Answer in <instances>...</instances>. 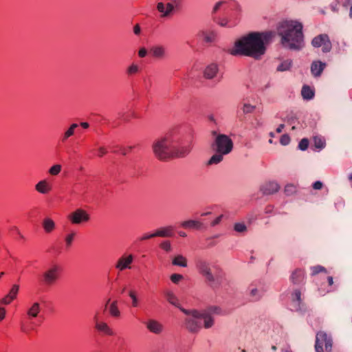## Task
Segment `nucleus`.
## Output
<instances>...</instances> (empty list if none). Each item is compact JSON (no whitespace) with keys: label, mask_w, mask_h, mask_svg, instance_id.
<instances>
[{"label":"nucleus","mask_w":352,"mask_h":352,"mask_svg":"<svg viewBox=\"0 0 352 352\" xmlns=\"http://www.w3.org/2000/svg\"><path fill=\"white\" fill-rule=\"evenodd\" d=\"M274 34L272 32H252L241 37L234 42L230 50L233 56H246L260 59L265 54L266 45L272 39Z\"/></svg>","instance_id":"f257e3e1"},{"label":"nucleus","mask_w":352,"mask_h":352,"mask_svg":"<svg viewBox=\"0 0 352 352\" xmlns=\"http://www.w3.org/2000/svg\"><path fill=\"white\" fill-rule=\"evenodd\" d=\"M180 310L187 316L184 320V327L192 333H197L201 330V320L204 327L210 329L214 324V316L223 315L222 309L219 306H210L201 311L184 308H180Z\"/></svg>","instance_id":"f03ea898"},{"label":"nucleus","mask_w":352,"mask_h":352,"mask_svg":"<svg viewBox=\"0 0 352 352\" xmlns=\"http://www.w3.org/2000/svg\"><path fill=\"white\" fill-rule=\"evenodd\" d=\"M302 24L297 21L286 20L277 28L283 47L292 51H300L305 47Z\"/></svg>","instance_id":"7ed1b4c3"},{"label":"nucleus","mask_w":352,"mask_h":352,"mask_svg":"<svg viewBox=\"0 0 352 352\" xmlns=\"http://www.w3.org/2000/svg\"><path fill=\"white\" fill-rule=\"evenodd\" d=\"M195 265L199 274L212 290H216L221 286L225 274L219 266L203 258L197 259Z\"/></svg>","instance_id":"20e7f679"},{"label":"nucleus","mask_w":352,"mask_h":352,"mask_svg":"<svg viewBox=\"0 0 352 352\" xmlns=\"http://www.w3.org/2000/svg\"><path fill=\"white\" fill-rule=\"evenodd\" d=\"M175 131L169 132L153 142V153L160 160L172 158L173 146L175 144Z\"/></svg>","instance_id":"39448f33"},{"label":"nucleus","mask_w":352,"mask_h":352,"mask_svg":"<svg viewBox=\"0 0 352 352\" xmlns=\"http://www.w3.org/2000/svg\"><path fill=\"white\" fill-rule=\"evenodd\" d=\"M174 139L175 144L173 146L172 158L186 157L192 150L191 143L184 142L181 135L176 131Z\"/></svg>","instance_id":"423d86ee"},{"label":"nucleus","mask_w":352,"mask_h":352,"mask_svg":"<svg viewBox=\"0 0 352 352\" xmlns=\"http://www.w3.org/2000/svg\"><path fill=\"white\" fill-rule=\"evenodd\" d=\"M211 146L214 151L228 155L232 151L233 142L228 135L219 134L217 135Z\"/></svg>","instance_id":"0eeeda50"},{"label":"nucleus","mask_w":352,"mask_h":352,"mask_svg":"<svg viewBox=\"0 0 352 352\" xmlns=\"http://www.w3.org/2000/svg\"><path fill=\"white\" fill-rule=\"evenodd\" d=\"M61 268L56 264L52 265L42 274V280L45 285H54L59 279Z\"/></svg>","instance_id":"6e6552de"},{"label":"nucleus","mask_w":352,"mask_h":352,"mask_svg":"<svg viewBox=\"0 0 352 352\" xmlns=\"http://www.w3.org/2000/svg\"><path fill=\"white\" fill-rule=\"evenodd\" d=\"M323 346H324L326 352H330L332 349V340L325 332L319 331L316 337V351L324 352Z\"/></svg>","instance_id":"1a4fd4ad"},{"label":"nucleus","mask_w":352,"mask_h":352,"mask_svg":"<svg viewBox=\"0 0 352 352\" xmlns=\"http://www.w3.org/2000/svg\"><path fill=\"white\" fill-rule=\"evenodd\" d=\"M67 218L72 224H81L89 221L90 216L85 210L78 208L71 212Z\"/></svg>","instance_id":"9d476101"},{"label":"nucleus","mask_w":352,"mask_h":352,"mask_svg":"<svg viewBox=\"0 0 352 352\" xmlns=\"http://www.w3.org/2000/svg\"><path fill=\"white\" fill-rule=\"evenodd\" d=\"M311 44L315 47H322L323 52H329L331 50V43L327 34H320L314 37Z\"/></svg>","instance_id":"9b49d317"},{"label":"nucleus","mask_w":352,"mask_h":352,"mask_svg":"<svg viewBox=\"0 0 352 352\" xmlns=\"http://www.w3.org/2000/svg\"><path fill=\"white\" fill-rule=\"evenodd\" d=\"M157 10L160 13L161 18H167L173 14L174 12L179 9L169 1L166 3H164L163 2L157 3Z\"/></svg>","instance_id":"f8f14e48"},{"label":"nucleus","mask_w":352,"mask_h":352,"mask_svg":"<svg viewBox=\"0 0 352 352\" xmlns=\"http://www.w3.org/2000/svg\"><path fill=\"white\" fill-rule=\"evenodd\" d=\"M133 259L134 257L132 254H124L118 259L115 267L120 272L131 269Z\"/></svg>","instance_id":"ddd939ff"},{"label":"nucleus","mask_w":352,"mask_h":352,"mask_svg":"<svg viewBox=\"0 0 352 352\" xmlns=\"http://www.w3.org/2000/svg\"><path fill=\"white\" fill-rule=\"evenodd\" d=\"M292 306L296 311L305 312L307 310L305 305L301 300V292L298 289H296L292 295Z\"/></svg>","instance_id":"4468645a"},{"label":"nucleus","mask_w":352,"mask_h":352,"mask_svg":"<svg viewBox=\"0 0 352 352\" xmlns=\"http://www.w3.org/2000/svg\"><path fill=\"white\" fill-rule=\"evenodd\" d=\"M94 320L95 321V327L98 331L107 336H113L114 334L113 330L106 322L99 320L98 313L96 314Z\"/></svg>","instance_id":"2eb2a0df"},{"label":"nucleus","mask_w":352,"mask_h":352,"mask_svg":"<svg viewBox=\"0 0 352 352\" xmlns=\"http://www.w3.org/2000/svg\"><path fill=\"white\" fill-rule=\"evenodd\" d=\"M219 74V66L216 63L207 65L204 71V76L206 79H213Z\"/></svg>","instance_id":"dca6fc26"},{"label":"nucleus","mask_w":352,"mask_h":352,"mask_svg":"<svg viewBox=\"0 0 352 352\" xmlns=\"http://www.w3.org/2000/svg\"><path fill=\"white\" fill-rule=\"evenodd\" d=\"M280 188L279 185L275 182H269L261 187V191L263 195H272L276 192Z\"/></svg>","instance_id":"f3484780"},{"label":"nucleus","mask_w":352,"mask_h":352,"mask_svg":"<svg viewBox=\"0 0 352 352\" xmlns=\"http://www.w3.org/2000/svg\"><path fill=\"white\" fill-rule=\"evenodd\" d=\"M146 328L155 334H160L163 331V325L154 319H150L146 322Z\"/></svg>","instance_id":"a211bd4d"},{"label":"nucleus","mask_w":352,"mask_h":352,"mask_svg":"<svg viewBox=\"0 0 352 352\" xmlns=\"http://www.w3.org/2000/svg\"><path fill=\"white\" fill-rule=\"evenodd\" d=\"M35 189L38 192L45 195L52 190V186L46 179H43L35 185Z\"/></svg>","instance_id":"6ab92c4d"},{"label":"nucleus","mask_w":352,"mask_h":352,"mask_svg":"<svg viewBox=\"0 0 352 352\" xmlns=\"http://www.w3.org/2000/svg\"><path fill=\"white\" fill-rule=\"evenodd\" d=\"M325 67L326 64L324 63L314 61L311 65V72L315 77L320 76Z\"/></svg>","instance_id":"aec40b11"},{"label":"nucleus","mask_w":352,"mask_h":352,"mask_svg":"<svg viewBox=\"0 0 352 352\" xmlns=\"http://www.w3.org/2000/svg\"><path fill=\"white\" fill-rule=\"evenodd\" d=\"M166 300L172 305L179 308H182L180 306L179 300L176 295L170 290H166L164 292Z\"/></svg>","instance_id":"412c9836"},{"label":"nucleus","mask_w":352,"mask_h":352,"mask_svg":"<svg viewBox=\"0 0 352 352\" xmlns=\"http://www.w3.org/2000/svg\"><path fill=\"white\" fill-rule=\"evenodd\" d=\"M78 126L76 123L72 124L61 135L60 140L65 142L70 137L74 135L75 130Z\"/></svg>","instance_id":"4be33fe9"},{"label":"nucleus","mask_w":352,"mask_h":352,"mask_svg":"<svg viewBox=\"0 0 352 352\" xmlns=\"http://www.w3.org/2000/svg\"><path fill=\"white\" fill-rule=\"evenodd\" d=\"M173 230L172 226L161 228L155 232V235L160 237H171L173 236Z\"/></svg>","instance_id":"5701e85b"},{"label":"nucleus","mask_w":352,"mask_h":352,"mask_svg":"<svg viewBox=\"0 0 352 352\" xmlns=\"http://www.w3.org/2000/svg\"><path fill=\"white\" fill-rule=\"evenodd\" d=\"M305 278V273L301 270H296L292 272L290 280L294 284H300L301 283Z\"/></svg>","instance_id":"b1692460"},{"label":"nucleus","mask_w":352,"mask_h":352,"mask_svg":"<svg viewBox=\"0 0 352 352\" xmlns=\"http://www.w3.org/2000/svg\"><path fill=\"white\" fill-rule=\"evenodd\" d=\"M151 53L156 58H163L165 56L166 50L163 46L156 45L151 47Z\"/></svg>","instance_id":"393cba45"},{"label":"nucleus","mask_w":352,"mask_h":352,"mask_svg":"<svg viewBox=\"0 0 352 352\" xmlns=\"http://www.w3.org/2000/svg\"><path fill=\"white\" fill-rule=\"evenodd\" d=\"M42 226L46 233L52 232L56 227L55 222L50 218H45L43 221Z\"/></svg>","instance_id":"a878e982"},{"label":"nucleus","mask_w":352,"mask_h":352,"mask_svg":"<svg viewBox=\"0 0 352 352\" xmlns=\"http://www.w3.org/2000/svg\"><path fill=\"white\" fill-rule=\"evenodd\" d=\"M181 226L184 228L200 229L202 227L203 223L199 221L188 220L182 222Z\"/></svg>","instance_id":"bb28decb"},{"label":"nucleus","mask_w":352,"mask_h":352,"mask_svg":"<svg viewBox=\"0 0 352 352\" xmlns=\"http://www.w3.org/2000/svg\"><path fill=\"white\" fill-rule=\"evenodd\" d=\"M172 264L176 266L186 267H187V259L183 255L178 254L173 259Z\"/></svg>","instance_id":"cd10ccee"},{"label":"nucleus","mask_w":352,"mask_h":352,"mask_svg":"<svg viewBox=\"0 0 352 352\" xmlns=\"http://www.w3.org/2000/svg\"><path fill=\"white\" fill-rule=\"evenodd\" d=\"M40 311V304L38 302H34L31 307L28 310L27 314L30 318H36Z\"/></svg>","instance_id":"c85d7f7f"},{"label":"nucleus","mask_w":352,"mask_h":352,"mask_svg":"<svg viewBox=\"0 0 352 352\" xmlns=\"http://www.w3.org/2000/svg\"><path fill=\"white\" fill-rule=\"evenodd\" d=\"M264 294L263 289H258L257 288H252L250 292V296L251 300L253 301H257L260 300Z\"/></svg>","instance_id":"c756f323"},{"label":"nucleus","mask_w":352,"mask_h":352,"mask_svg":"<svg viewBox=\"0 0 352 352\" xmlns=\"http://www.w3.org/2000/svg\"><path fill=\"white\" fill-rule=\"evenodd\" d=\"M301 95L305 100H311L314 96V91L307 85H304L301 90Z\"/></svg>","instance_id":"7c9ffc66"},{"label":"nucleus","mask_w":352,"mask_h":352,"mask_svg":"<svg viewBox=\"0 0 352 352\" xmlns=\"http://www.w3.org/2000/svg\"><path fill=\"white\" fill-rule=\"evenodd\" d=\"M226 154H222L219 152H216L215 154H214L210 160L207 162V165H213V164H218L220 163L223 159V155H226Z\"/></svg>","instance_id":"2f4dec72"},{"label":"nucleus","mask_w":352,"mask_h":352,"mask_svg":"<svg viewBox=\"0 0 352 352\" xmlns=\"http://www.w3.org/2000/svg\"><path fill=\"white\" fill-rule=\"evenodd\" d=\"M140 70L139 65L135 63L129 65L126 69V74L128 76H132L137 74Z\"/></svg>","instance_id":"473e14b6"},{"label":"nucleus","mask_w":352,"mask_h":352,"mask_svg":"<svg viewBox=\"0 0 352 352\" xmlns=\"http://www.w3.org/2000/svg\"><path fill=\"white\" fill-rule=\"evenodd\" d=\"M292 66V60H285L283 61L278 67L276 70L278 72H285L290 69Z\"/></svg>","instance_id":"72a5a7b5"},{"label":"nucleus","mask_w":352,"mask_h":352,"mask_svg":"<svg viewBox=\"0 0 352 352\" xmlns=\"http://www.w3.org/2000/svg\"><path fill=\"white\" fill-rule=\"evenodd\" d=\"M109 313L113 317H119L120 311L118 307V302L116 300L112 302L109 305Z\"/></svg>","instance_id":"f704fd0d"},{"label":"nucleus","mask_w":352,"mask_h":352,"mask_svg":"<svg viewBox=\"0 0 352 352\" xmlns=\"http://www.w3.org/2000/svg\"><path fill=\"white\" fill-rule=\"evenodd\" d=\"M128 294L132 301L131 306L133 307H138L139 305V299L138 298L136 292L134 290H129Z\"/></svg>","instance_id":"c9c22d12"},{"label":"nucleus","mask_w":352,"mask_h":352,"mask_svg":"<svg viewBox=\"0 0 352 352\" xmlns=\"http://www.w3.org/2000/svg\"><path fill=\"white\" fill-rule=\"evenodd\" d=\"M241 109H242L243 113L244 114L252 113L256 109V106L255 105H252V104H251L250 103H248V102H244L242 104Z\"/></svg>","instance_id":"e433bc0d"},{"label":"nucleus","mask_w":352,"mask_h":352,"mask_svg":"<svg viewBox=\"0 0 352 352\" xmlns=\"http://www.w3.org/2000/svg\"><path fill=\"white\" fill-rule=\"evenodd\" d=\"M75 236H76L75 232H72L65 236V245H66L67 248H70V246L72 245V242L74 239Z\"/></svg>","instance_id":"4c0bfd02"},{"label":"nucleus","mask_w":352,"mask_h":352,"mask_svg":"<svg viewBox=\"0 0 352 352\" xmlns=\"http://www.w3.org/2000/svg\"><path fill=\"white\" fill-rule=\"evenodd\" d=\"M19 291V285L14 284L12 285L11 289H10L8 295L10 296L13 300L16 299L17 294Z\"/></svg>","instance_id":"58836bf2"},{"label":"nucleus","mask_w":352,"mask_h":352,"mask_svg":"<svg viewBox=\"0 0 352 352\" xmlns=\"http://www.w3.org/2000/svg\"><path fill=\"white\" fill-rule=\"evenodd\" d=\"M204 40L207 43H212L214 41L216 34L213 32L210 33L203 32Z\"/></svg>","instance_id":"ea45409f"},{"label":"nucleus","mask_w":352,"mask_h":352,"mask_svg":"<svg viewBox=\"0 0 352 352\" xmlns=\"http://www.w3.org/2000/svg\"><path fill=\"white\" fill-rule=\"evenodd\" d=\"M61 169H62L61 165H60V164H55V165L52 166L49 169V173L51 175L55 176V175H58L60 173Z\"/></svg>","instance_id":"a19ab883"},{"label":"nucleus","mask_w":352,"mask_h":352,"mask_svg":"<svg viewBox=\"0 0 352 352\" xmlns=\"http://www.w3.org/2000/svg\"><path fill=\"white\" fill-rule=\"evenodd\" d=\"M314 145L317 148L322 149L325 146V141L319 137L314 138Z\"/></svg>","instance_id":"79ce46f5"},{"label":"nucleus","mask_w":352,"mask_h":352,"mask_svg":"<svg viewBox=\"0 0 352 352\" xmlns=\"http://www.w3.org/2000/svg\"><path fill=\"white\" fill-rule=\"evenodd\" d=\"M234 230L237 232H245L247 230V227L244 223H236L234 226Z\"/></svg>","instance_id":"37998d69"},{"label":"nucleus","mask_w":352,"mask_h":352,"mask_svg":"<svg viewBox=\"0 0 352 352\" xmlns=\"http://www.w3.org/2000/svg\"><path fill=\"white\" fill-rule=\"evenodd\" d=\"M311 275L312 276H315L320 272H327L326 269L321 265H316V266L311 267Z\"/></svg>","instance_id":"c03bdc74"},{"label":"nucleus","mask_w":352,"mask_h":352,"mask_svg":"<svg viewBox=\"0 0 352 352\" xmlns=\"http://www.w3.org/2000/svg\"><path fill=\"white\" fill-rule=\"evenodd\" d=\"M160 248L164 251L169 252L172 250V246L169 241H164L160 245Z\"/></svg>","instance_id":"a18cd8bd"},{"label":"nucleus","mask_w":352,"mask_h":352,"mask_svg":"<svg viewBox=\"0 0 352 352\" xmlns=\"http://www.w3.org/2000/svg\"><path fill=\"white\" fill-rule=\"evenodd\" d=\"M309 146V140L307 138L302 139L298 144V148L301 151H305Z\"/></svg>","instance_id":"49530a36"},{"label":"nucleus","mask_w":352,"mask_h":352,"mask_svg":"<svg viewBox=\"0 0 352 352\" xmlns=\"http://www.w3.org/2000/svg\"><path fill=\"white\" fill-rule=\"evenodd\" d=\"M184 278L182 274H173L170 276V280L173 283L177 284L181 280Z\"/></svg>","instance_id":"de8ad7c7"},{"label":"nucleus","mask_w":352,"mask_h":352,"mask_svg":"<svg viewBox=\"0 0 352 352\" xmlns=\"http://www.w3.org/2000/svg\"><path fill=\"white\" fill-rule=\"evenodd\" d=\"M226 3V2L223 0L217 2L212 8V14H215Z\"/></svg>","instance_id":"09e8293b"},{"label":"nucleus","mask_w":352,"mask_h":352,"mask_svg":"<svg viewBox=\"0 0 352 352\" xmlns=\"http://www.w3.org/2000/svg\"><path fill=\"white\" fill-rule=\"evenodd\" d=\"M280 142L282 145L286 146L290 142V138L288 135H283L280 138Z\"/></svg>","instance_id":"8fccbe9b"},{"label":"nucleus","mask_w":352,"mask_h":352,"mask_svg":"<svg viewBox=\"0 0 352 352\" xmlns=\"http://www.w3.org/2000/svg\"><path fill=\"white\" fill-rule=\"evenodd\" d=\"M214 21L221 27H226L228 23V21L226 18H221L219 19H214Z\"/></svg>","instance_id":"3c124183"},{"label":"nucleus","mask_w":352,"mask_h":352,"mask_svg":"<svg viewBox=\"0 0 352 352\" xmlns=\"http://www.w3.org/2000/svg\"><path fill=\"white\" fill-rule=\"evenodd\" d=\"M12 300H14L7 294L3 298L1 299L0 302L3 305H8L10 304Z\"/></svg>","instance_id":"603ef678"},{"label":"nucleus","mask_w":352,"mask_h":352,"mask_svg":"<svg viewBox=\"0 0 352 352\" xmlns=\"http://www.w3.org/2000/svg\"><path fill=\"white\" fill-rule=\"evenodd\" d=\"M295 186L292 184H288L285 186V192L287 194V195H292L293 194L294 192H295Z\"/></svg>","instance_id":"864d4df0"},{"label":"nucleus","mask_w":352,"mask_h":352,"mask_svg":"<svg viewBox=\"0 0 352 352\" xmlns=\"http://www.w3.org/2000/svg\"><path fill=\"white\" fill-rule=\"evenodd\" d=\"M184 0H170V2L173 3L179 10L181 8Z\"/></svg>","instance_id":"5fc2aeb1"},{"label":"nucleus","mask_w":352,"mask_h":352,"mask_svg":"<svg viewBox=\"0 0 352 352\" xmlns=\"http://www.w3.org/2000/svg\"><path fill=\"white\" fill-rule=\"evenodd\" d=\"M98 156L101 157H102L103 155H106L107 153V151L106 149V148H104V146H100L98 148Z\"/></svg>","instance_id":"6e6d98bb"},{"label":"nucleus","mask_w":352,"mask_h":352,"mask_svg":"<svg viewBox=\"0 0 352 352\" xmlns=\"http://www.w3.org/2000/svg\"><path fill=\"white\" fill-rule=\"evenodd\" d=\"M153 237H156V235H155V232L154 233H152V234H148V233H146L145 234H144L140 239V241H144V240H147V239H151V238H153Z\"/></svg>","instance_id":"4d7b16f0"},{"label":"nucleus","mask_w":352,"mask_h":352,"mask_svg":"<svg viewBox=\"0 0 352 352\" xmlns=\"http://www.w3.org/2000/svg\"><path fill=\"white\" fill-rule=\"evenodd\" d=\"M322 186V183L320 181L315 182L312 185L313 188L315 190H320Z\"/></svg>","instance_id":"13d9d810"},{"label":"nucleus","mask_w":352,"mask_h":352,"mask_svg":"<svg viewBox=\"0 0 352 352\" xmlns=\"http://www.w3.org/2000/svg\"><path fill=\"white\" fill-rule=\"evenodd\" d=\"M222 217H223V215H219V217H217L213 221H212L211 223V226H217V224H219L221 219H222Z\"/></svg>","instance_id":"bf43d9fd"},{"label":"nucleus","mask_w":352,"mask_h":352,"mask_svg":"<svg viewBox=\"0 0 352 352\" xmlns=\"http://www.w3.org/2000/svg\"><path fill=\"white\" fill-rule=\"evenodd\" d=\"M146 54H147V50L145 48L142 47V48L140 49V50L138 52V55L140 57L144 58L146 56Z\"/></svg>","instance_id":"052dcab7"},{"label":"nucleus","mask_w":352,"mask_h":352,"mask_svg":"<svg viewBox=\"0 0 352 352\" xmlns=\"http://www.w3.org/2000/svg\"><path fill=\"white\" fill-rule=\"evenodd\" d=\"M6 311L3 307H0V322L2 321L6 317Z\"/></svg>","instance_id":"680f3d73"},{"label":"nucleus","mask_w":352,"mask_h":352,"mask_svg":"<svg viewBox=\"0 0 352 352\" xmlns=\"http://www.w3.org/2000/svg\"><path fill=\"white\" fill-rule=\"evenodd\" d=\"M134 34L136 35H139L141 32L140 26L138 24H136L133 28Z\"/></svg>","instance_id":"e2e57ef3"},{"label":"nucleus","mask_w":352,"mask_h":352,"mask_svg":"<svg viewBox=\"0 0 352 352\" xmlns=\"http://www.w3.org/2000/svg\"><path fill=\"white\" fill-rule=\"evenodd\" d=\"M285 125L283 124H280L276 129V132L278 133H281Z\"/></svg>","instance_id":"0e129e2a"},{"label":"nucleus","mask_w":352,"mask_h":352,"mask_svg":"<svg viewBox=\"0 0 352 352\" xmlns=\"http://www.w3.org/2000/svg\"><path fill=\"white\" fill-rule=\"evenodd\" d=\"M80 125L84 129H87L89 126V123L85 122H81Z\"/></svg>","instance_id":"69168bd1"},{"label":"nucleus","mask_w":352,"mask_h":352,"mask_svg":"<svg viewBox=\"0 0 352 352\" xmlns=\"http://www.w3.org/2000/svg\"><path fill=\"white\" fill-rule=\"evenodd\" d=\"M327 281L329 285H332L333 284V279L332 276H328Z\"/></svg>","instance_id":"338daca9"},{"label":"nucleus","mask_w":352,"mask_h":352,"mask_svg":"<svg viewBox=\"0 0 352 352\" xmlns=\"http://www.w3.org/2000/svg\"><path fill=\"white\" fill-rule=\"evenodd\" d=\"M281 351L282 352H292L289 347H287L285 349H283Z\"/></svg>","instance_id":"774afa93"}]
</instances>
